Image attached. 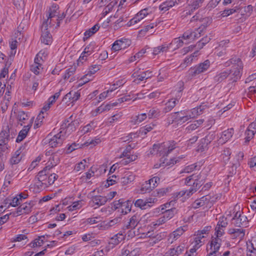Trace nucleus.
Returning <instances> with one entry per match:
<instances>
[{"label":"nucleus","mask_w":256,"mask_h":256,"mask_svg":"<svg viewBox=\"0 0 256 256\" xmlns=\"http://www.w3.org/2000/svg\"><path fill=\"white\" fill-rule=\"evenodd\" d=\"M78 120L72 122L68 124L62 126L60 131L57 134H50L45 139V142L51 148H56L60 146L64 140L75 130L78 126Z\"/></svg>","instance_id":"nucleus-1"},{"label":"nucleus","mask_w":256,"mask_h":256,"mask_svg":"<svg viewBox=\"0 0 256 256\" xmlns=\"http://www.w3.org/2000/svg\"><path fill=\"white\" fill-rule=\"evenodd\" d=\"M204 106H200L190 110H182L173 113L168 118L169 122L175 121L178 124H182L201 114L204 112Z\"/></svg>","instance_id":"nucleus-2"},{"label":"nucleus","mask_w":256,"mask_h":256,"mask_svg":"<svg viewBox=\"0 0 256 256\" xmlns=\"http://www.w3.org/2000/svg\"><path fill=\"white\" fill-rule=\"evenodd\" d=\"M230 62L232 64L231 72H229L228 71H224L218 74L214 77V80L216 82H222L227 77H228L233 82H235L240 78L241 70L242 68V62L238 58H236L232 59Z\"/></svg>","instance_id":"nucleus-3"},{"label":"nucleus","mask_w":256,"mask_h":256,"mask_svg":"<svg viewBox=\"0 0 256 256\" xmlns=\"http://www.w3.org/2000/svg\"><path fill=\"white\" fill-rule=\"evenodd\" d=\"M204 20L206 22V24H210L211 22L210 19L208 18H204ZM206 26L207 25H202L194 32L188 30L183 34L182 36L180 38L183 40L184 44H188L200 37L201 32Z\"/></svg>","instance_id":"nucleus-4"},{"label":"nucleus","mask_w":256,"mask_h":256,"mask_svg":"<svg viewBox=\"0 0 256 256\" xmlns=\"http://www.w3.org/2000/svg\"><path fill=\"white\" fill-rule=\"evenodd\" d=\"M176 144L174 142H167L162 144H154L150 150L152 154H156L158 152L160 156L168 155L172 150L175 148Z\"/></svg>","instance_id":"nucleus-5"},{"label":"nucleus","mask_w":256,"mask_h":256,"mask_svg":"<svg viewBox=\"0 0 256 256\" xmlns=\"http://www.w3.org/2000/svg\"><path fill=\"white\" fill-rule=\"evenodd\" d=\"M211 229V226H207L197 232L194 236V240L192 243V248H196V250L203 244L204 241V238L208 236Z\"/></svg>","instance_id":"nucleus-6"},{"label":"nucleus","mask_w":256,"mask_h":256,"mask_svg":"<svg viewBox=\"0 0 256 256\" xmlns=\"http://www.w3.org/2000/svg\"><path fill=\"white\" fill-rule=\"evenodd\" d=\"M14 136L10 134L9 130H4L0 132V154L6 152L9 148L8 142L10 139L14 138Z\"/></svg>","instance_id":"nucleus-7"},{"label":"nucleus","mask_w":256,"mask_h":256,"mask_svg":"<svg viewBox=\"0 0 256 256\" xmlns=\"http://www.w3.org/2000/svg\"><path fill=\"white\" fill-rule=\"evenodd\" d=\"M152 10L150 8H148L140 10L135 14L133 18L128 22L126 26L130 27L138 24L146 16L152 14Z\"/></svg>","instance_id":"nucleus-8"},{"label":"nucleus","mask_w":256,"mask_h":256,"mask_svg":"<svg viewBox=\"0 0 256 256\" xmlns=\"http://www.w3.org/2000/svg\"><path fill=\"white\" fill-rule=\"evenodd\" d=\"M46 170L40 172L35 178V183L33 188V192H38L42 190L47 186L46 182Z\"/></svg>","instance_id":"nucleus-9"},{"label":"nucleus","mask_w":256,"mask_h":256,"mask_svg":"<svg viewBox=\"0 0 256 256\" xmlns=\"http://www.w3.org/2000/svg\"><path fill=\"white\" fill-rule=\"evenodd\" d=\"M246 82L250 84L248 96L252 100H256V73L246 78Z\"/></svg>","instance_id":"nucleus-10"},{"label":"nucleus","mask_w":256,"mask_h":256,"mask_svg":"<svg viewBox=\"0 0 256 256\" xmlns=\"http://www.w3.org/2000/svg\"><path fill=\"white\" fill-rule=\"evenodd\" d=\"M58 6L56 4H52L48 9L46 14V19L43 22L44 24H50L52 20H58L60 16H58Z\"/></svg>","instance_id":"nucleus-11"},{"label":"nucleus","mask_w":256,"mask_h":256,"mask_svg":"<svg viewBox=\"0 0 256 256\" xmlns=\"http://www.w3.org/2000/svg\"><path fill=\"white\" fill-rule=\"evenodd\" d=\"M214 202V198H211V196L210 195H206L200 199L196 200L193 204L192 206L194 208H197L200 206L208 208L210 207Z\"/></svg>","instance_id":"nucleus-12"},{"label":"nucleus","mask_w":256,"mask_h":256,"mask_svg":"<svg viewBox=\"0 0 256 256\" xmlns=\"http://www.w3.org/2000/svg\"><path fill=\"white\" fill-rule=\"evenodd\" d=\"M41 28V42L46 45L51 44L52 42V38L50 34V30L48 29V24L42 23Z\"/></svg>","instance_id":"nucleus-13"},{"label":"nucleus","mask_w":256,"mask_h":256,"mask_svg":"<svg viewBox=\"0 0 256 256\" xmlns=\"http://www.w3.org/2000/svg\"><path fill=\"white\" fill-rule=\"evenodd\" d=\"M157 202V199L155 198H148L138 199L134 202V205L142 210H146L151 208Z\"/></svg>","instance_id":"nucleus-14"},{"label":"nucleus","mask_w":256,"mask_h":256,"mask_svg":"<svg viewBox=\"0 0 256 256\" xmlns=\"http://www.w3.org/2000/svg\"><path fill=\"white\" fill-rule=\"evenodd\" d=\"M131 44V41L128 38H122L116 40L112 46L111 50L116 52L128 48Z\"/></svg>","instance_id":"nucleus-15"},{"label":"nucleus","mask_w":256,"mask_h":256,"mask_svg":"<svg viewBox=\"0 0 256 256\" xmlns=\"http://www.w3.org/2000/svg\"><path fill=\"white\" fill-rule=\"evenodd\" d=\"M222 236H218V234H214L212 237V240L209 244H208L207 246V250L208 252H216L219 250L222 241Z\"/></svg>","instance_id":"nucleus-16"},{"label":"nucleus","mask_w":256,"mask_h":256,"mask_svg":"<svg viewBox=\"0 0 256 256\" xmlns=\"http://www.w3.org/2000/svg\"><path fill=\"white\" fill-rule=\"evenodd\" d=\"M46 55L45 51L41 50L34 58V64H33V72L36 74H40L42 70V63L43 62V58H45Z\"/></svg>","instance_id":"nucleus-17"},{"label":"nucleus","mask_w":256,"mask_h":256,"mask_svg":"<svg viewBox=\"0 0 256 256\" xmlns=\"http://www.w3.org/2000/svg\"><path fill=\"white\" fill-rule=\"evenodd\" d=\"M124 238L125 235L122 233H118L114 235L110 238L108 245L106 248V251L108 252L112 249L116 245L124 240Z\"/></svg>","instance_id":"nucleus-18"},{"label":"nucleus","mask_w":256,"mask_h":256,"mask_svg":"<svg viewBox=\"0 0 256 256\" xmlns=\"http://www.w3.org/2000/svg\"><path fill=\"white\" fill-rule=\"evenodd\" d=\"M232 223L237 226H246L248 225L247 218L245 215L242 214L240 211L236 212L232 218Z\"/></svg>","instance_id":"nucleus-19"},{"label":"nucleus","mask_w":256,"mask_h":256,"mask_svg":"<svg viewBox=\"0 0 256 256\" xmlns=\"http://www.w3.org/2000/svg\"><path fill=\"white\" fill-rule=\"evenodd\" d=\"M210 66V62L209 60H206L204 62L199 64L198 65L192 68L190 70V73L192 75H196L207 70Z\"/></svg>","instance_id":"nucleus-20"},{"label":"nucleus","mask_w":256,"mask_h":256,"mask_svg":"<svg viewBox=\"0 0 256 256\" xmlns=\"http://www.w3.org/2000/svg\"><path fill=\"white\" fill-rule=\"evenodd\" d=\"M227 224L226 218L224 217H220L214 230L215 234H218V236H222Z\"/></svg>","instance_id":"nucleus-21"},{"label":"nucleus","mask_w":256,"mask_h":256,"mask_svg":"<svg viewBox=\"0 0 256 256\" xmlns=\"http://www.w3.org/2000/svg\"><path fill=\"white\" fill-rule=\"evenodd\" d=\"M132 202L131 200L120 202V200L116 202L114 206L116 208H119L121 212L126 214L131 210Z\"/></svg>","instance_id":"nucleus-22"},{"label":"nucleus","mask_w":256,"mask_h":256,"mask_svg":"<svg viewBox=\"0 0 256 256\" xmlns=\"http://www.w3.org/2000/svg\"><path fill=\"white\" fill-rule=\"evenodd\" d=\"M246 256H256V236L246 242Z\"/></svg>","instance_id":"nucleus-23"},{"label":"nucleus","mask_w":256,"mask_h":256,"mask_svg":"<svg viewBox=\"0 0 256 256\" xmlns=\"http://www.w3.org/2000/svg\"><path fill=\"white\" fill-rule=\"evenodd\" d=\"M31 146V143L30 142H26L20 150H17L14 154L12 158H10V162L12 164H18L21 160L22 157L20 156L21 152L20 150L22 148L23 150L29 149Z\"/></svg>","instance_id":"nucleus-24"},{"label":"nucleus","mask_w":256,"mask_h":256,"mask_svg":"<svg viewBox=\"0 0 256 256\" xmlns=\"http://www.w3.org/2000/svg\"><path fill=\"white\" fill-rule=\"evenodd\" d=\"M80 96V94L78 92H70L64 98L62 101L67 104L68 106L72 104L76 101Z\"/></svg>","instance_id":"nucleus-25"},{"label":"nucleus","mask_w":256,"mask_h":256,"mask_svg":"<svg viewBox=\"0 0 256 256\" xmlns=\"http://www.w3.org/2000/svg\"><path fill=\"white\" fill-rule=\"evenodd\" d=\"M118 0H102L100 6L103 5L106 6V7L102 11V14L104 16L106 15L109 13L113 8L117 4Z\"/></svg>","instance_id":"nucleus-26"},{"label":"nucleus","mask_w":256,"mask_h":256,"mask_svg":"<svg viewBox=\"0 0 256 256\" xmlns=\"http://www.w3.org/2000/svg\"><path fill=\"white\" fill-rule=\"evenodd\" d=\"M181 0H166L162 3L159 6V9L162 12H166L171 8L178 4Z\"/></svg>","instance_id":"nucleus-27"},{"label":"nucleus","mask_w":256,"mask_h":256,"mask_svg":"<svg viewBox=\"0 0 256 256\" xmlns=\"http://www.w3.org/2000/svg\"><path fill=\"white\" fill-rule=\"evenodd\" d=\"M184 244H182L176 247L170 248L163 256H178L182 253L186 248Z\"/></svg>","instance_id":"nucleus-28"},{"label":"nucleus","mask_w":256,"mask_h":256,"mask_svg":"<svg viewBox=\"0 0 256 256\" xmlns=\"http://www.w3.org/2000/svg\"><path fill=\"white\" fill-rule=\"evenodd\" d=\"M186 230V226L178 228L169 235L168 238V242L170 243H172L174 241L177 240L180 236H182L184 232Z\"/></svg>","instance_id":"nucleus-29"},{"label":"nucleus","mask_w":256,"mask_h":256,"mask_svg":"<svg viewBox=\"0 0 256 256\" xmlns=\"http://www.w3.org/2000/svg\"><path fill=\"white\" fill-rule=\"evenodd\" d=\"M106 202V198L100 196H97L92 198L90 202V204L94 208L104 204Z\"/></svg>","instance_id":"nucleus-30"},{"label":"nucleus","mask_w":256,"mask_h":256,"mask_svg":"<svg viewBox=\"0 0 256 256\" xmlns=\"http://www.w3.org/2000/svg\"><path fill=\"white\" fill-rule=\"evenodd\" d=\"M234 130L232 128L224 131L218 139V143L220 144H224L232 138Z\"/></svg>","instance_id":"nucleus-31"},{"label":"nucleus","mask_w":256,"mask_h":256,"mask_svg":"<svg viewBox=\"0 0 256 256\" xmlns=\"http://www.w3.org/2000/svg\"><path fill=\"white\" fill-rule=\"evenodd\" d=\"M147 72L148 73V75L146 76V72H140L139 74H137L136 73H134L133 74L134 78V82H136V84H138L141 81H143L145 80H146L150 78L152 74V72L150 70H147Z\"/></svg>","instance_id":"nucleus-32"},{"label":"nucleus","mask_w":256,"mask_h":256,"mask_svg":"<svg viewBox=\"0 0 256 256\" xmlns=\"http://www.w3.org/2000/svg\"><path fill=\"white\" fill-rule=\"evenodd\" d=\"M256 132V122H252L248 127L246 132L245 142H248L252 138L255 132Z\"/></svg>","instance_id":"nucleus-33"},{"label":"nucleus","mask_w":256,"mask_h":256,"mask_svg":"<svg viewBox=\"0 0 256 256\" xmlns=\"http://www.w3.org/2000/svg\"><path fill=\"white\" fill-rule=\"evenodd\" d=\"M228 232L232 238H238L239 240H241L245 234L244 230L242 228L230 229Z\"/></svg>","instance_id":"nucleus-34"},{"label":"nucleus","mask_w":256,"mask_h":256,"mask_svg":"<svg viewBox=\"0 0 256 256\" xmlns=\"http://www.w3.org/2000/svg\"><path fill=\"white\" fill-rule=\"evenodd\" d=\"M202 186L201 182L196 184V188H190L189 190H182L176 194L178 198H180L184 196L185 198H188L194 192H196L197 190Z\"/></svg>","instance_id":"nucleus-35"},{"label":"nucleus","mask_w":256,"mask_h":256,"mask_svg":"<svg viewBox=\"0 0 256 256\" xmlns=\"http://www.w3.org/2000/svg\"><path fill=\"white\" fill-rule=\"evenodd\" d=\"M201 175L200 177L198 176H194V175L189 176L186 179L185 183L188 185H190L192 184L191 180H192L193 182V186L192 188H196V182H201L202 184H203V180L201 179Z\"/></svg>","instance_id":"nucleus-36"},{"label":"nucleus","mask_w":256,"mask_h":256,"mask_svg":"<svg viewBox=\"0 0 256 256\" xmlns=\"http://www.w3.org/2000/svg\"><path fill=\"white\" fill-rule=\"evenodd\" d=\"M122 157L123 158L120 162L122 164H126L130 162L135 160L138 158L136 155L132 154L130 152H124Z\"/></svg>","instance_id":"nucleus-37"},{"label":"nucleus","mask_w":256,"mask_h":256,"mask_svg":"<svg viewBox=\"0 0 256 256\" xmlns=\"http://www.w3.org/2000/svg\"><path fill=\"white\" fill-rule=\"evenodd\" d=\"M120 222V219L116 218L110 220V222H102L98 226L100 230H106L109 228L114 226V224L118 223Z\"/></svg>","instance_id":"nucleus-38"},{"label":"nucleus","mask_w":256,"mask_h":256,"mask_svg":"<svg viewBox=\"0 0 256 256\" xmlns=\"http://www.w3.org/2000/svg\"><path fill=\"white\" fill-rule=\"evenodd\" d=\"M96 127V124L94 122H92L84 126H81L78 132L80 136H82L84 134L91 132Z\"/></svg>","instance_id":"nucleus-39"},{"label":"nucleus","mask_w":256,"mask_h":256,"mask_svg":"<svg viewBox=\"0 0 256 256\" xmlns=\"http://www.w3.org/2000/svg\"><path fill=\"white\" fill-rule=\"evenodd\" d=\"M32 206L30 204H24L20 205L17 209L16 214L20 215L24 214H28L31 212Z\"/></svg>","instance_id":"nucleus-40"},{"label":"nucleus","mask_w":256,"mask_h":256,"mask_svg":"<svg viewBox=\"0 0 256 256\" xmlns=\"http://www.w3.org/2000/svg\"><path fill=\"white\" fill-rule=\"evenodd\" d=\"M184 44L180 38H175L170 44H168L169 50L172 49V51L177 50Z\"/></svg>","instance_id":"nucleus-41"},{"label":"nucleus","mask_w":256,"mask_h":256,"mask_svg":"<svg viewBox=\"0 0 256 256\" xmlns=\"http://www.w3.org/2000/svg\"><path fill=\"white\" fill-rule=\"evenodd\" d=\"M31 126L28 124L27 126H24L22 130L16 138V142H20L22 141L26 136Z\"/></svg>","instance_id":"nucleus-42"},{"label":"nucleus","mask_w":256,"mask_h":256,"mask_svg":"<svg viewBox=\"0 0 256 256\" xmlns=\"http://www.w3.org/2000/svg\"><path fill=\"white\" fill-rule=\"evenodd\" d=\"M154 184H150V182L148 181L144 182L141 185L140 188V193L144 194L146 192H149L154 188Z\"/></svg>","instance_id":"nucleus-43"},{"label":"nucleus","mask_w":256,"mask_h":256,"mask_svg":"<svg viewBox=\"0 0 256 256\" xmlns=\"http://www.w3.org/2000/svg\"><path fill=\"white\" fill-rule=\"evenodd\" d=\"M84 205L82 200H78L73 202L70 205L66 208L69 212H74L80 209Z\"/></svg>","instance_id":"nucleus-44"},{"label":"nucleus","mask_w":256,"mask_h":256,"mask_svg":"<svg viewBox=\"0 0 256 256\" xmlns=\"http://www.w3.org/2000/svg\"><path fill=\"white\" fill-rule=\"evenodd\" d=\"M102 220V218L100 216H93L84 220L82 224L85 226L92 225L101 222Z\"/></svg>","instance_id":"nucleus-45"},{"label":"nucleus","mask_w":256,"mask_h":256,"mask_svg":"<svg viewBox=\"0 0 256 256\" xmlns=\"http://www.w3.org/2000/svg\"><path fill=\"white\" fill-rule=\"evenodd\" d=\"M107 166L106 164H102L98 166H93L92 170H94L96 177H98L104 174L106 171Z\"/></svg>","instance_id":"nucleus-46"},{"label":"nucleus","mask_w":256,"mask_h":256,"mask_svg":"<svg viewBox=\"0 0 256 256\" xmlns=\"http://www.w3.org/2000/svg\"><path fill=\"white\" fill-rule=\"evenodd\" d=\"M29 116L26 114L23 111H20L18 112L17 115V118L19 122V124L22 126L23 124H26V120H28Z\"/></svg>","instance_id":"nucleus-47"},{"label":"nucleus","mask_w":256,"mask_h":256,"mask_svg":"<svg viewBox=\"0 0 256 256\" xmlns=\"http://www.w3.org/2000/svg\"><path fill=\"white\" fill-rule=\"evenodd\" d=\"M168 50H169V47L168 46V45L164 44L154 48L153 50V54L154 55L159 54L161 53L166 52Z\"/></svg>","instance_id":"nucleus-48"},{"label":"nucleus","mask_w":256,"mask_h":256,"mask_svg":"<svg viewBox=\"0 0 256 256\" xmlns=\"http://www.w3.org/2000/svg\"><path fill=\"white\" fill-rule=\"evenodd\" d=\"M134 180V176L132 174H127L121 178V182L123 185H126Z\"/></svg>","instance_id":"nucleus-49"},{"label":"nucleus","mask_w":256,"mask_h":256,"mask_svg":"<svg viewBox=\"0 0 256 256\" xmlns=\"http://www.w3.org/2000/svg\"><path fill=\"white\" fill-rule=\"evenodd\" d=\"M202 3V0H196L194 1L192 3L188 5V10H186L188 11L189 14H190L191 13L190 11L192 12L199 8L200 6V4ZM188 12H186V14H188Z\"/></svg>","instance_id":"nucleus-50"},{"label":"nucleus","mask_w":256,"mask_h":256,"mask_svg":"<svg viewBox=\"0 0 256 256\" xmlns=\"http://www.w3.org/2000/svg\"><path fill=\"white\" fill-rule=\"evenodd\" d=\"M98 24H96L84 32V38H88L95 34L100 28Z\"/></svg>","instance_id":"nucleus-51"},{"label":"nucleus","mask_w":256,"mask_h":256,"mask_svg":"<svg viewBox=\"0 0 256 256\" xmlns=\"http://www.w3.org/2000/svg\"><path fill=\"white\" fill-rule=\"evenodd\" d=\"M176 100V99H171L165 104V107L164 109L165 113L171 110L175 106Z\"/></svg>","instance_id":"nucleus-52"},{"label":"nucleus","mask_w":256,"mask_h":256,"mask_svg":"<svg viewBox=\"0 0 256 256\" xmlns=\"http://www.w3.org/2000/svg\"><path fill=\"white\" fill-rule=\"evenodd\" d=\"M118 178L115 174L110 176L107 179L105 184V186L108 188L115 184L118 182Z\"/></svg>","instance_id":"nucleus-53"},{"label":"nucleus","mask_w":256,"mask_h":256,"mask_svg":"<svg viewBox=\"0 0 256 256\" xmlns=\"http://www.w3.org/2000/svg\"><path fill=\"white\" fill-rule=\"evenodd\" d=\"M92 80V76L90 74L88 73L85 76H84L78 82V86H82L84 84Z\"/></svg>","instance_id":"nucleus-54"},{"label":"nucleus","mask_w":256,"mask_h":256,"mask_svg":"<svg viewBox=\"0 0 256 256\" xmlns=\"http://www.w3.org/2000/svg\"><path fill=\"white\" fill-rule=\"evenodd\" d=\"M100 142L99 138H95L94 140H88L84 143L80 144L82 145V148L88 146H93L99 144Z\"/></svg>","instance_id":"nucleus-55"},{"label":"nucleus","mask_w":256,"mask_h":256,"mask_svg":"<svg viewBox=\"0 0 256 256\" xmlns=\"http://www.w3.org/2000/svg\"><path fill=\"white\" fill-rule=\"evenodd\" d=\"M176 210L175 208H170L165 210L164 216L165 218L166 221L171 219L176 214Z\"/></svg>","instance_id":"nucleus-56"},{"label":"nucleus","mask_w":256,"mask_h":256,"mask_svg":"<svg viewBox=\"0 0 256 256\" xmlns=\"http://www.w3.org/2000/svg\"><path fill=\"white\" fill-rule=\"evenodd\" d=\"M202 120H198L194 121V122H192V124H191L187 127V129L188 131L190 132L194 130L197 128H198L200 125H201L202 124Z\"/></svg>","instance_id":"nucleus-57"},{"label":"nucleus","mask_w":256,"mask_h":256,"mask_svg":"<svg viewBox=\"0 0 256 256\" xmlns=\"http://www.w3.org/2000/svg\"><path fill=\"white\" fill-rule=\"evenodd\" d=\"M46 240V238L44 236H38L34 240V242H33V246H40L44 244Z\"/></svg>","instance_id":"nucleus-58"},{"label":"nucleus","mask_w":256,"mask_h":256,"mask_svg":"<svg viewBox=\"0 0 256 256\" xmlns=\"http://www.w3.org/2000/svg\"><path fill=\"white\" fill-rule=\"evenodd\" d=\"M238 9L239 8L238 6H236L233 8L225 10L222 12L221 16L223 17L228 16L237 12Z\"/></svg>","instance_id":"nucleus-59"},{"label":"nucleus","mask_w":256,"mask_h":256,"mask_svg":"<svg viewBox=\"0 0 256 256\" xmlns=\"http://www.w3.org/2000/svg\"><path fill=\"white\" fill-rule=\"evenodd\" d=\"M168 191V188H162L157 189L154 192V196L156 197H161L166 194Z\"/></svg>","instance_id":"nucleus-60"},{"label":"nucleus","mask_w":256,"mask_h":256,"mask_svg":"<svg viewBox=\"0 0 256 256\" xmlns=\"http://www.w3.org/2000/svg\"><path fill=\"white\" fill-rule=\"evenodd\" d=\"M94 44L91 43L85 48L82 54H83L87 55V56H88L90 55L94 52Z\"/></svg>","instance_id":"nucleus-61"},{"label":"nucleus","mask_w":256,"mask_h":256,"mask_svg":"<svg viewBox=\"0 0 256 256\" xmlns=\"http://www.w3.org/2000/svg\"><path fill=\"white\" fill-rule=\"evenodd\" d=\"M44 117V116L42 114V113H40L38 114L34 122V128H37L42 125Z\"/></svg>","instance_id":"nucleus-62"},{"label":"nucleus","mask_w":256,"mask_h":256,"mask_svg":"<svg viewBox=\"0 0 256 256\" xmlns=\"http://www.w3.org/2000/svg\"><path fill=\"white\" fill-rule=\"evenodd\" d=\"M231 152L228 148H226L224 150L221 154V159L224 162H226L230 160V155Z\"/></svg>","instance_id":"nucleus-63"},{"label":"nucleus","mask_w":256,"mask_h":256,"mask_svg":"<svg viewBox=\"0 0 256 256\" xmlns=\"http://www.w3.org/2000/svg\"><path fill=\"white\" fill-rule=\"evenodd\" d=\"M138 223V218L135 216H132L128 222V224L126 226L128 228H134Z\"/></svg>","instance_id":"nucleus-64"}]
</instances>
